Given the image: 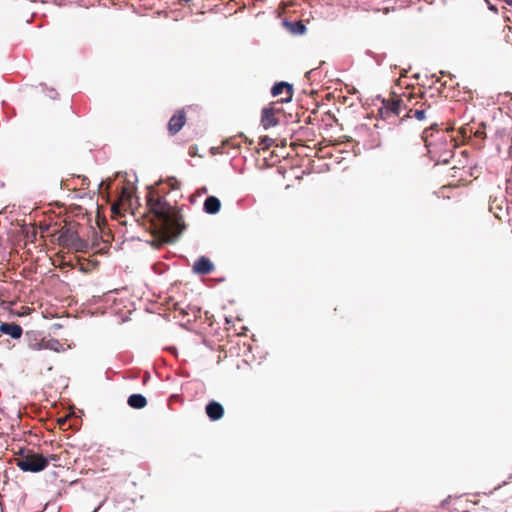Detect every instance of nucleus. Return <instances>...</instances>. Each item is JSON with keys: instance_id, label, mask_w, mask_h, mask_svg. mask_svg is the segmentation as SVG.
Wrapping results in <instances>:
<instances>
[{"instance_id": "obj_17", "label": "nucleus", "mask_w": 512, "mask_h": 512, "mask_svg": "<svg viewBox=\"0 0 512 512\" xmlns=\"http://www.w3.org/2000/svg\"><path fill=\"white\" fill-rule=\"evenodd\" d=\"M486 125L484 123H481L479 127L474 132V136L479 139H485L486 138Z\"/></svg>"}, {"instance_id": "obj_6", "label": "nucleus", "mask_w": 512, "mask_h": 512, "mask_svg": "<svg viewBox=\"0 0 512 512\" xmlns=\"http://www.w3.org/2000/svg\"><path fill=\"white\" fill-rule=\"evenodd\" d=\"M271 93L274 97H279L275 102L277 105L279 103H287L292 100L293 86L287 82H279L272 87Z\"/></svg>"}, {"instance_id": "obj_18", "label": "nucleus", "mask_w": 512, "mask_h": 512, "mask_svg": "<svg viewBox=\"0 0 512 512\" xmlns=\"http://www.w3.org/2000/svg\"><path fill=\"white\" fill-rule=\"evenodd\" d=\"M306 30V27L304 26V24H302V22H297L295 24V27L293 28V32H296V33H304Z\"/></svg>"}, {"instance_id": "obj_1", "label": "nucleus", "mask_w": 512, "mask_h": 512, "mask_svg": "<svg viewBox=\"0 0 512 512\" xmlns=\"http://www.w3.org/2000/svg\"><path fill=\"white\" fill-rule=\"evenodd\" d=\"M147 206L156 216L161 229L167 236H178L185 229L182 216L166 202L164 197L157 195L155 190L148 192Z\"/></svg>"}, {"instance_id": "obj_21", "label": "nucleus", "mask_w": 512, "mask_h": 512, "mask_svg": "<svg viewBox=\"0 0 512 512\" xmlns=\"http://www.w3.org/2000/svg\"><path fill=\"white\" fill-rule=\"evenodd\" d=\"M506 4H508L509 6H512V0H503Z\"/></svg>"}, {"instance_id": "obj_16", "label": "nucleus", "mask_w": 512, "mask_h": 512, "mask_svg": "<svg viewBox=\"0 0 512 512\" xmlns=\"http://www.w3.org/2000/svg\"><path fill=\"white\" fill-rule=\"evenodd\" d=\"M273 141L274 140L269 138L268 136H264L260 138L258 146L260 147V149L266 150L272 145Z\"/></svg>"}, {"instance_id": "obj_2", "label": "nucleus", "mask_w": 512, "mask_h": 512, "mask_svg": "<svg viewBox=\"0 0 512 512\" xmlns=\"http://www.w3.org/2000/svg\"><path fill=\"white\" fill-rule=\"evenodd\" d=\"M421 138L431 159L437 164L449 163L456 144L448 131L439 130L437 124H433L423 131Z\"/></svg>"}, {"instance_id": "obj_7", "label": "nucleus", "mask_w": 512, "mask_h": 512, "mask_svg": "<svg viewBox=\"0 0 512 512\" xmlns=\"http://www.w3.org/2000/svg\"><path fill=\"white\" fill-rule=\"evenodd\" d=\"M404 106H407L403 102V99L400 96L392 95L390 99L383 101V110H385V115L389 116L390 114L394 116H400L402 112H405Z\"/></svg>"}, {"instance_id": "obj_14", "label": "nucleus", "mask_w": 512, "mask_h": 512, "mask_svg": "<svg viewBox=\"0 0 512 512\" xmlns=\"http://www.w3.org/2000/svg\"><path fill=\"white\" fill-rule=\"evenodd\" d=\"M128 405L133 409H142L147 405V399L141 394H132L128 397Z\"/></svg>"}, {"instance_id": "obj_10", "label": "nucleus", "mask_w": 512, "mask_h": 512, "mask_svg": "<svg viewBox=\"0 0 512 512\" xmlns=\"http://www.w3.org/2000/svg\"><path fill=\"white\" fill-rule=\"evenodd\" d=\"M213 270H214L213 263L210 261L209 258H207L205 256H201L194 262L193 271L198 274L206 275V274L211 273Z\"/></svg>"}, {"instance_id": "obj_5", "label": "nucleus", "mask_w": 512, "mask_h": 512, "mask_svg": "<svg viewBox=\"0 0 512 512\" xmlns=\"http://www.w3.org/2000/svg\"><path fill=\"white\" fill-rule=\"evenodd\" d=\"M16 465L23 472L37 473L48 467L49 459L31 449H21L19 457L16 459Z\"/></svg>"}, {"instance_id": "obj_4", "label": "nucleus", "mask_w": 512, "mask_h": 512, "mask_svg": "<svg viewBox=\"0 0 512 512\" xmlns=\"http://www.w3.org/2000/svg\"><path fill=\"white\" fill-rule=\"evenodd\" d=\"M77 226L78 224H69L62 227L58 232L57 241L62 247L85 253L89 243L80 237Z\"/></svg>"}, {"instance_id": "obj_3", "label": "nucleus", "mask_w": 512, "mask_h": 512, "mask_svg": "<svg viewBox=\"0 0 512 512\" xmlns=\"http://www.w3.org/2000/svg\"><path fill=\"white\" fill-rule=\"evenodd\" d=\"M401 97L403 102L407 104V106H404V118H415L418 121H425L434 118L436 110L425 99L424 93L405 92Z\"/></svg>"}, {"instance_id": "obj_9", "label": "nucleus", "mask_w": 512, "mask_h": 512, "mask_svg": "<svg viewBox=\"0 0 512 512\" xmlns=\"http://www.w3.org/2000/svg\"><path fill=\"white\" fill-rule=\"evenodd\" d=\"M186 123V115L184 110L175 113L168 122V131L171 135L177 134Z\"/></svg>"}, {"instance_id": "obj_8", "label": "nucleus", "mask_w": 512, "mask_h": 512, "mask_svg": "<svg viewBox=\"0 0 512 512\" xmlns=\"http://www.w3.org/2000/svg\"><path fill=\"white\" fill-rule=\"evenodd\" d=\"M281 112V109L277 107V103H271L268 107L262 110L261 124L265 129L274 127L278 124L276 113Z\"/></svg>"}, {"instance_id": "obj_15", "label": "nucleus", "mask_w": 512, "mask_h": 512, "mask_svg": "<svg viewBox=\"0 0 512 512\" xmlns=\"http://www.w3.org/2000/svg\"><path fill=\"white\" fill-rule=\"evenodd\" d=\"M40 347L44 348V349L53 350L55 352H59V351L63 350V345L58 340H55V339H51L46 342H42L40 344Z\"/></svg>"}, {"instance_id": "obj_19", "label": "nucleus", "mask_w": 512, "mask_h": 512, "mask_svg": "<svg viewBox=\"0 0 512 512\" xmlns=\"http://www.w3.org/2000/svg\"><path fill=\"white\" fill-rule=\"evenodd\" d=\"M225 146L239 147V144L235 143V139H228L224 142Z\"/></svg>"}, {"instance_id": "obj_20", "label": "nucleus", "mask_w": 512, "mask_h": 512, "mask_svg": "<svg viewBox=\"0 0 512 512\" xmlns=\"http://www.w3.org/2000/svg\"><path fill=\"white\" fill-rule=\"evenodd\" d=\"M46 458H48V459H49V462H50V461H58V460H59V456H58V455H56V454L49 455V456H47Z\"/></svg>"}, {"instance_id": "obj_12", "label": "nucleus", "mask_w": 512, "mask_h": 512, "mask_svg": "<svg viewBox=\"0 0 512 512\" xmlns=\"http://www.w3.org/2000/svg\"><path fill=\"white\" fill-rule=\"evenodd\" d=\"M0 332L11 336L13 339H19L22 336V327L16 323H1Z\"/></svg>"}, {"instance_id": "obj_13", "label": "nucleus", "mask_w": 512, "mask_h": 512, "mask_svg": "<svg viewBox=\"0 0 512 512\" xmlns=\"http://www.w3.org/2000/svg\"><path fill=\"white\" fill-rule=\"evenodd\" d=\"M221 202L215 196H208L204 201L203 209L208 214H216L220 211Z\"/></svg>"}, {"instance_id": "obj_11", "label": "nucleus", "mask_w": 512, "mask_h": 512, "mask_svg": "<svg viewBox=\"0 0 512 512\" xmlns=\"http://www.w3.org/2000/svg\"><path fill=\"white\" fill-rule=\"evenodd\" d=\"M205 411L209 419L212 421H217L221 419L224 415L223 406L219 402H216L214 400L210 401L206 405Z\"/></svg>"}]
</instances>
